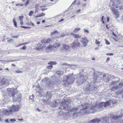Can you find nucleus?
Returning <instances> with one entry per match:
<instances>
[{
  "instance_id": "obj_24",
  "label": "nucleus",
  "mask_w": 123,
  "mask_h": 123,
  "mask_svg": "<svg viewBox=\"0 0 123 123\" xmlns=\"http://www.w3.org/2000/svg\"><path fill=\"white\" fill-rule=\"evenodd\" d=\"M52 104L53 106L54 107H56L58 105V103L55 101V102H53L52 103Z\"/></svg>"
},
{
  "instance_id": "obj_60",
  "label": "nucleus",
  "mask_w": 123,
  "mask_h": 123,
  "mask_svg": "<svg viewBox=\"0 0 123 123\" xmlns=\"http://www.w3.org/2000/svg\"><path fill=\"white\" fill-rule=\"evenodd\" d=\"M63 19H61V20L59 21V22H61V21H63Z\"/></svg>"
},
{
  "instance_id": "obj_27",
  "label": "nucleus",
  "mask_w": 123,
  "mask_h": 123,
  "mask_svg": "<svg viewBox=\"0 0 123 123\" xmlns=\"http://www.w3.org/2000/svg\"><path fill=\"white\" fill-rule=\"evenodd\" d=\"M80 29V28H76L74 30L73 32L74 33L77 32Z\"/></svg>"
},
{
  "instance_id": "obj_2",
  "label": "nucleus",
  "mask_w": 123,
  "mask_h": 123,
  "mask_svg": "<svg viewBox=\"0 0 123 123\" xmlns=\"http://www.w3.org/2000/svg\"><path fill=\"white\" fill-rule=\"evenodd\" d=\"M20 108V106L18 105H12L10 107V110H8L6 109H4V112L5 114L8 116L11 113V112L13 111H17Z\"/></svg>"
},
{
  "instance_id": "obj_32",
  "label": "nucleus",
  "mask_w": 123,
  "mask_h": 123,
  "mask_svg": "<svg viewBox=\"0 0 123 123\" xmlns=\"http://www.w3.org/2000/svg\"><path fill=\"white\" fill-rule=\"evenodd\" d=\"M34 12L32 11H30L28 14V15L29 16H32V14L34 13Z\"/></svg>"
},
{
  "instance_id": "obj_5",
  "label": "nucleus",
  "mask_w": 123,
  "mask_h": 123,
  "mask_svg": "<svg viewBox=\"0 0 123 123\" xmlns=\"http://www.w3.org/2000/svg\"><path fill=\"white\" fill-rule=\"evenodd\" d=\"M119 81L117 80L112 82L111 84L110 85V87H112L111 89V90L114 91L115 90L117 89L119 87H121V86H123V82L120 83L119 85V86H118V85H116V83Z\"/></svg>"
},
{
  "instance_id": "obj_22",
  "label": "nucleus",
  "mask_w": 123,
  "mask_h": 123,
  "mask_svg": "<svg viewBox=\"0 0 123 123\" xmlns=\"http://www.w3.org/2000/svg\"><path fill=\"white\" fill-rule=\"evenodd\" d=\"M45 13L44 12H42L40 14H39V15L36 17V18L40 17L42 16H44L45 15Z\"/></svg>"
},
{
  "instance_id": "obj_49",
  "label": "nucleus",
  "mask_w": 123,
  "mask_h": 123,
  "mask_svg": "<svg viewBox=\"0 0 123 123\" xmlns=\"http://www.w3.org/2000/svg\"><path fill=\"white\" fill-rule=\"evenodd\" d=\"M47 8H43L41 10L43 11H44L45 10H47Z\"/></svg>"
},
{
  "instance_id": "obj_34",
  "label": "nucleus",
  "mask_w": 123,
  "mask_h": 123,
  "mask_svg": "<svg viewBox=\"0 0 123 123\" xmlns=\"http://www.w3.org/2000/svg\"><path fill=\"white\" fill-rule=\"evenodd\" d=\"M53 67V66L52 65H51L48 66L47 67V68L49 69H50L52 68Z\"/></svg>"
},
{
  "instance_id": "obj_25",
  "label": "nucleus",
  "mask_w": 123,
  "mask_h": 123,
  "mask_svg": "<svg viewBox=\"0 0 123 123\" xmlns=\"http://www.w3.org/2000/svg\"><path fill=\"white\" fill-rule=\"evenodd\" d=\"M58 32L56 30L54 31H53L51 32V35H54L58 33Z\"/></svg>"
},
{
  "instance_id": "obj_45",
  "label": "nucleus",
  "mask_w": 123,
  "mask_h": 123,
  "mask_svg": "<svg viewBox=\"0 0 123 123\" xmlns=\"http://www.w3.org/2000/svg\"><path fill=\"white\" fill-rule=\"evenodd\" d=\"M23 16H22L21 17L19 16V19L20 20H21L22 19V18H23Z\"/></svg>"
},
{
  "instance_id": "obj_23",
  "label": "nucleus",
  "mask_w": 123,
  "mask_h": 123,
  "mask_svg": "<svg viewBox=\"0 0 123 123\" xmlns=\"http://www.w3.org/2000/svg\"><path fill=\"white\" fill-rule=\"evenodd\" d=\"M91 87L92 86L90 85L87 86L86 87V90L87 91H90L92 90Z\"/></svg>"
},
{
  "instance_id": "obj_40",
  "label": "nucleus",
  "mask_w": 123,
  "mask_h": 123,
  "mask_svg": "<svg viewBox=\"0 0 123 123\" xmlns=\"http://www.w3.org/2000/svg\"><path fill=\"white\" fill-rule=\"evenodd\" d=\"M105 40L106 44L107 45H109L110 44V43L107 40L105 39Z\"/></svg>"
},
{
  "instance_id": "obj_41",
  "label": "nucleus",
  "mask_w": 123,
  "mask_h": 123,
  "mask_svg": "<svg viewBox=\"0 0 123 123\" xmlns=\"http://www.w3.org/2000/svg\"><path fill=\"white\" fill-rule=\"evenodd\" d=\"M10 121L12 122H13L14 121H16V120H15L14 119H10Z\"/></svg>"
},
{
  "instance_id": "obj_51",
  "label": "nucleus",
  "mask_w": 123,
  "mask_h": 123,
  "mask_svg": "<svg viewBox=\"0 0 123 123\" xmlns=\"http://www.w3.org/2000/svg\"><path fill=\"white\" fill-rule=\"evenodd\" d=\"M17 60H12V61H5V62H14L15 61H17Z\"/></svg>"
},
{
  "instance_id": "obj_8",
  "label": "nucleus",
  "mask_w": 123,
  "mask_h": 123,
  "mask_svg": "<svg viewBox=\"0 0 123 123\" xmlns=\"http://www.w3.org/2000/svg\"><path fill=\"white\" fill-rule=\"evenodd\" d=\"M112 5V6H114V7H113V8H111V10L113 14L114 15V17L115 18H118L119 16V11L115 9V8H117L114 5V4L113 3L112 4H110V5ZM117 10H118V9H119V8H117ZM119 10H120L119 9Z\"/></svg>"
},
{
  "instance_id": "obj_46",
  "label": "nucleus",
  "mask_w": 123,
  "mask_h": 123,
  "mask_svg": "<svg viewBox=\"0 0 123 123\" xmlns=\"http://www.w3.org/2000/svg\"><path fill=\"white\" fill-rule=\"evenodd\" d=\"M65 36L66 35L64 34H62L60 36V37H65Z\"/></svg>"
},
{
  "instance_id": "obj_6",
  "label": "nucleus",
  "mask_w": 123,
  "mask_h": 123,
  "mask_svg": "<svg viewBox=\"0 0 123 123\" xmlns=\"http://www.w3.org/2000/svg\"><path fill=\"white\" fill-rule=\"evenodd\" d=\"M114 4V5L116 8H119L118 9H121L122 8V5L120 0H111L110 4Z\"/></svg>"
},
{
  "instance_id": "obj_18",
  "label": "nucleus",
  "mask_w": 123,
  "mask_h": 123,
  "mask_svg": "<svg viewBox=\"0 0 123 123\" xmlns=\"http://www.w3.org/2000/svg\"><path fill=\"white\" fill-rule=\"evenodd\" d=\"M51 40L50 39H48L46 40H43L42 41V43H44L45 44L48 43H49L51 41Z\"/></svg>"
},
{
  "instance_id": "obj_11",
  "label": "nucleus",
  "mask_w": 123,
  "mask_h": 123,
  "mask_svg": "<svg viewBox=\"0 0 123 123\" xmlns=\"http://www.w3.org/2000/svg\"><path fill=\"white\" fill-rule=\"evenodd\" d=\"M80 45L81 44L79 42L75 41L71 44V47L72 49H74L75 48L79 47Z\"/></svg>"
},
{
  "instance_id": "obj_52",
  "label": "nucleus",
  "mask_w": 123,
  "mask_h": 123,
  "mask_svg": "<svg viewBox=\"0 0 123 123\" xmlns=\"http://www.w3.org/2000/svg\"><path fill=\"white\" fill-rule=\"evenodd\" d=\"M47 79L48 78H44V79L42 80V81H43V80H47Z\"/></svg>"
},
{
  "instance_id": "obj_50",
  "label": "nucleus",
  "mask_w": 123,
  "mask_h": 123,
  "mask_svg": "<svg viewBox=\"0 0 123 123\" xmlns=\"http://www.w3.org/2000/svg\"><path fill=\"white\" fill-rule=\"evenodd\" d=\"M21 27L22 28H24L27 29V26H21Z\"/></svg>"
},
{
  "instance_id": "obj_10",
  "label": "nucleus",
  "mask_w": 123,
  "mask_h": 123,
  "mask_svg": "<svg viewBox=\"0 0 123 123\" xmlns=\"http://www.w3.org/2000/svg\"><path fill=\"white\" fill-rule=\"evenodd\" d=\"M66 78L67 81L69 83H72L74 82V78L73 76L71 75H66L64 76Z\"/></svg>"
},
{
  "instance_id": "obj_63",
  "label": "nucleus",
  "mask_w": 123,
  "mask_h": 123,
  "mask_svg": "<svg viewBox=\"0 0 123 123\" xmlns=\"http://www.w3.org/2000/svg\"><path fill=\"white\" fill-rule=\"evenodd\" d=\"M41 100H42V101H43V102H45L46 101V100H45V99H44V100H43V99Z\"/></svg>"
},
{
  "instance_id": "obj_4",
  "label": "nucleus",
  "mask_w": 123,
  "mask_h": 123,
  "mask_svg": "<svg viewBox=\"0 0 123 123\" xmlns=\"http://www.w3.org/2000/svg\"><path fill=\"white\" fill-rule=\"evenodd\" d=\"M61 44L59 43L54 44L53 45H49L47 46L46 49L47 52L48 53L49 51L52 50H56L57 49L61 46Z\"/></svg>"
},
{
  "instance_id": "obj_47",
  "label": "nucleus",
  "mask_w": 123,
  "mask_h": 123,
  "mask_svg": "<svg viewBox=\"0 0 123 123\" xmlns=\"http://www.w3.org/2000/svg\"><path fill=\"white\" fill-rule=\"evenodd\" d=\"M119 123H123V120L122 119L119 121Z\"/></svg>"
},
{
  "instance_id": "obj_58",
  "label": "nucleus",
  "mask_w": 123,
  "mask_h": 123,
  "mask_svg": "<svg viewBox=\"0 0 123 123\" xmlns=\"http://www.w3.org/2000/svg\"><path fill=\"white\" fill-rule=\"evenodd\" d=\"M30 97H31L32 98H34L35 96H34V94H32V96H31Z\"/></svg>"
},
{
  "instance_id": "obj_44",
  "label": "nucleus",
  "mask_w": 123,
  "mask_h": 123,
  "mask_svg": "<svg viewBox=\"0 0 123 123\" xmlns=\"http://www.w3.org/2000/svg\"><path fill=\"white\" fill-rule=\"evenodd\" d=\"M29 0H27V1L26 2V3H25V6H26L27 4H28L29 3Z\"/></svg>"
},
{
  "instance_id": "obj_48",
  "label": "nucleus",
  "mask_w": 123,
  "mask_h": 123,
  "mask_svg": "<svg viewBox=\"0 0 123 123\" xmlns=\"http://www.w3.org/2000/svg\"><path fill=\"white\" fill-rule=\"evenodd\" d=\"M84 31H85V32H87L88 33H89V31L88 30L85 29H84Z\"/></svg>"
},
{
  "instance_id": "obj_39",
  "label": "nucleus",
  "mask_w": 123,
  "mask_h": 123,
  "mask_svg": "<svg viewBox=\"0 0 123 123\" xmlns=\"http://www.w3.org/2000/svg\"><path fill=\"white\" fill-rule=\"evenodd\" d=\"M26 47L25 45L22 48H20V49H23L24 50L26 49Z\"/></svg>"
},
{
  "instance_id": "obj_37",
  "label": "nucleus",
  "mask_w": 123,
  "mask_h": 123,
  "mask_svg": "<svg viewBox=\"0 0 123 123\" xmlns=\"http://www.w3.org/2000/svg\"><path fill=\"white\" fill-rule=\"evenodd\" d=\"M76 4V1L75 0L74 1V2L72 4H71V7L73 6V5H75V4Z\"/></svg>"
},
{
  "instance_id": "obj_3",
  "label": "nucleus",
  "mask_w": 123,
  "mask_h": 123,
  "mask_svg": "<svg viewBox=\"0 0 123 123\" xmlns=\"http://www.w3.org/2000/svg\"><path fill=\"white\" fill-rule=\"evenodd\" d=\"M109 117H104L101 119L96 118L89 121V123H109Z\"/></svg>"
},
{
  "instance_id": "obj_38",
  "label": "nucleus",
  "mask_w": 123,
  "mask_h": 123,
  "mask_svg": "<svg viewBox=\"0 0 123 123\" xmlns=\"http://www.w3.org/2000/svg\"><path fill=\"white\" fill-rule=\"evenodd\" d=\"M29 99L30 100H31V101L33 102L34 100V98L30 97L29 98Z\"/></svg>"
},
{
  "instance_id": "obj_21",
  "label": "nucleus",
  "mask_w": 123,
  "mask_h": 123,
  "mask_svg": "<svg viewBox=\"0 0 123 123\" xmlns=\"http://www.w3.org/2000/svg\"><path fill=\"white\" fill-rule=\"evenodd\" d=\"M56 74L60 76L64 74V72L62 71H58L56 73Z\"/></svg>"
},
{
  "instance_id": "obj_61",
  "label": "nucleus",
  "mask_w": 123,
  "mask_h": 123,
  "mask_svg": "<svg viewBox=\"0 0 123 123\" xmlns=\"http://www.w3.org/2000/svg\"><path fill=\"white\" fill-rule=\"evenodd\" d=\"M23 119H18V120H19V121H22V120H23Z\"/></svg>"
},
{
  "instance_id": "obj_59",
  "label": "nucleus",
  "mask_w": 123,
  "mask_h": 123,
  "mask_svg": "<svg viewBox=\"0 0 123 123\" xmlns=\"http://www.w3.org/2000/svg\"><path fill=\"white\" fill-rule=\"evenodd\" d=\"M30 23H31V25H32V26H34V24L33 23L31 22H30Z\"/></svg>"
},
{
  "instance_id": "obj_26",
  "label": "nucleus",
  "mask_w": 123,
  "mask_h": 123,
  "mask_svg": "<svg viewBox=\"0 0 123 123\" xmlns=\"http://www.w3.org/2000/svg\"><path fill=\"white\" fill-rule=\"evenodd\" d=\"M68 105L67 104H65L64 106H63V109L64 110H66V109L68 107ZM59 109H62V107H61L59 108Z\"/></svg>"
},
{
  "instance_id": "obj_62",
  "label": "nucleus",
  "mask_w": 123,
  "mask_h": 123,
  "mask_svg": "<svg viewBox=\"0 0 123 123\" xmlns=\"http://www.w3.org/2000/svg\"><path fill=\"white\" fill-rule=\"evenodd\" d=\"M13 40V39H10L9 40H7V41L8 42H9V41H12Z\"/></svg>"
},
{
  "instance_id": "obj_12",
  "label": "nucleus",
  "mask_w": 123,
  "mask_h": 123,
  "mask_svg": "<svg viewBox=\"0 0 123 123\" xmlns=\"http://www.w3.org/2000/svg\"><path fill=\"white\" fill-rule=\"evenodd\" d=\"M112 117L111 120V123H116L115 122L117 120H119L122 117V115H112Z\"/></svg>"
},
{
  "instance_id": "obj_57",
  "label": "nucleus",
  "mask_w": 123,
  "mask_h": 123,
  "mask_svg": "<svg viewBox=\"0 0 123 123\" xmlns=\"http://www.w3.org/2000/svg\"><path fill=\"white\" fill-rule=\"evenodd\" d=\"M5 121L6 122V123H9V122L8 121V119H6V120H5Z\"/></svg>"
},
{
  "instance_id": "obj_43",
  "label": "nucleus",
  "mask_w": 123,
  "mask_h": 123,
  "mask_svg": "<svg viewBox=\"0 0 123 123\" xmlns=\"http://www.w3.org/2000/svg\"><path fill=\"white\" fill-rule=\"evenodd\" d=\"M14 72L16 73H21V72H21V71H19V70H15L14 71Z\"/></svg>"
},
{
  "instance_id": "obj_17",
  "label": "nucleus",
  "mask_w": 123,
  "mask_h": 123,
  "mask_svg": "<svg viewBox=\"0 0 123 123\" xmlns=\"http://www.w3.org/2000/svg\"><path fill=\"white\" fill-rule=\"evenodd\" d=\"M46 99H49L51 98L52 96V94L51 92H46Z\"/></svg>"
},
{
  "instance_id": "obj_30",
  "label": "nucleus",
  "mask_w": 123,
  "mask_h": 123,
  "mask_svg": "<svg viewBox=\"0 0 123 123\" xmlns=\"http://www.w3.org/2000/svg\"><path fill=\"white\" fill-rule=\"evenodd\" d=\"M13 22L14 24V25L15 27H17V22L15 20V19H14L13 20Z\"/></svg>"
},
{
  "instance_id": "obj_56",
  "label": "nucleus",
  "mask_w": 123,
  "mask_h": 123,
  "mask_svg": "<svg viewBox=\"0 0 123 123\" xmlns=\"http://www.w3.org/2000/svg\"><path fill=\"white\" fill-rule=\"evenodd\" d=\"M67 64V63H63L61 64V65H66Z\"/></svg>"
},
{
  "instance_id": "obj_29",
  "label": "nucleus",
  "mask_w": 123,
  "mask_h": 123,
  "mask_svg": "<svg viewBox=\"0 0 123 123\" xmlns=\"http://www.w3.org/2000/svg\"><path fill=\"white\" fill-rule=\"evenodd\" d=\"M78 116V114L77 112L74 113L73 115V118L74 119L75 117H77Z\"/></svg>"
},
{
  "instance_id": "obj_15",
  "label": "nucleus",
  "mask_w": 123,
  "mask_h": 123,
  "mask_svg": "<svg viewBox=\"0 0 123 123\" xmlns=\"http://www.w3.org/2000/svg\"><path fill=\"white\" fill-rule=\"evenodd\" d=\"M71 35L74 38H80L81 37V35H79L78 34H75L73 33L71 34Z\"/></svg>"
},
{
  "instance_id": "obj_1",
  "label": "nucleus",
  "mask_w": 123,
  "mask_h": 123,
  "mask_svg": "<svg viewBox=\"0 0 123 123\" xmlns=\"http://www.w3.org/2000/svg\"><path fill=\"white\" fill-rule=\"evenodd\" d=\"M109 103V102H107L106 103L102 102L99 104H96L94 106L92 107L91 109L94 112L101 110L103 109L104 107L108 105Z\"/></svg>"
},
{
  "instance_id": "obj_54",
  "label": "nucleus",
  "mask_w": 123,
  "mask_h": 123,
  "mask_svg": "<svg viewBox=\"0 0 123 123\" xmlns=\"http://www.w3.org/2000/svg\"><path fill=\"white\" fill-rule=\"evenodd\" d=\"M18 36H12V37L14 38H17Z\"/></svg>"
},
{
  "instance_id": "obj_55",
  "label": "nucleus",
  "mask_w": 123,
  "mask_h": 123,
  "mask_svg": "<svg viewBox=\"0 0 123 123\" xmlns=\"http://www.w3.org/2000/svg\"><path fill=\"white\" fill-rule=\"evenodd\" d=\"M71 65L70 64H67L66 65V66H71V65Z\"/></svg>"
},
{
  "instance_id": "obj_20",
  "label": "nucleus",
  "mask_w": 123,
  "mask_h": 123,
  "mask_svg": "<svg viewBox=\"0 0 123 123\" xmlns=\"http://www.w3.org/2000/svg\"><path fill=\"white\" fill-rule=\"evenodd\" d=\"M93 79L95 80L96 82H97V80L99 79V77L98 76L96 75L95 72L94 73Z\"/></svg>"
},
{
  "instance_id": "obj_13",
  "label": "nucleus",
  "mask_w": 123,
  "mask_h": 123,
  "mask_svg": "<svg viewBox=\"0 0 123 123\" xmlns=\"http://www.w3.org/2000/svg\"><path fill=\"white\" fill-rule=\"evenodd\" d=\"M89 41L86 37L82 38L80 41V42L83 44L84 47H85L87 45V44Z\"/></svg>"
},
{
  "instance_id": "obj_53",
  "label": "nucleus",
  "mask_w": 123,
  "mask_h": 123,
  "mask_svg": "<svg viewBox=\"0 0 123 123\" xmlns=\"http://www.w3.org/2000/svg\"><path fill=\"white\" fill-rule=\"evenodd\" d=\"M110 60V58H107L106 61V62H108Z\"/></svg>"
},
{
  "instance_id": "obj_35",
  "label": "nucleus",
  "mask_w": 123,
  "mask_h": 123,
  "mask_svg": "<svg viewBox=\"0 0 123 123\" xmlns=\"http://www.w3.org/2000/svg\"><path fill=\"white\" fill-rule=\"evenodd\" d=\"M29 43H23L22 44H20L19 45H17V46L16 47H18V46H19L21 45H24L26 44Z\"/></svg>"
},
{
  "instance_id": "obj_9",
  "label": "nucleus",
  "mask_w": 123,
  "mask_h": 123,
  "mask_svg": "<svg viewBox=\"0 0 123 123\" xmlns=\"http://www.w3.org/2000/svg\"><path fill=\"white\" fill-rule=\"evenodd\" d=\"M82 107V108L81 109V110H84L87 109V108L88 106H85V105H79L77 107L74 106L73 107L71 110L70 111L71 112H75L77 111V110H79V109Z\"/></svg>"
},
{
  "instance_id": "obj_16",
  "label": "nucleus",
  "mask_w": 123,
  "mask_h": 123,
  "mask_svg": "<svg viewBox=\"0 0 123 123\" xmlns=\"http://www.w3.org/2000/svg\"><path fill=\"white\" fill-rule=\"evenodd\" d=\"M103 78L104 80L106 82H109L110 81L109 78L107 75H104Z\"/></svg>"
},
{
  "instance_id": "obj_36",
  "label": "nucleus",
  "mask_w": 123,
  "mask_h": 123,
  "mask_svg": "<svg viewBox=\"0 0 123 123\" xmlns=\"http://www.w3.org/2000/svg\"><path fill=\"white\" fill-rule=\"evenodd\" d=\"M107 55L112 56L113 55V54L112 53H108L106 54Z\"/></svg>"
},
{
  "instance_id": "obj_31",
  "label": "nucleus",
  "mask_w": 123,
  "mask_h": 123,
  "mask_svg": "<svg viewBox=\"0 0 123 123\" xmlns=\"http://www.w3.org/2000/svg\"><path fill=\"white\" fill-rule=\"evenodd\" d=\"M48 64H56V62H55L51 61L49 62L48 63Z\"/></svg>"
},
{
  "instance_id": "obj_14",
  "label": "nucleus",
  "mask_w": 123,
  "mask_h": 123,
  "mask_svg": "<svg viewBox=\"0 0 123 123\" xmlns=\"http://www.w3.org/2000/svg\"><path fill=\"white\" fill-rule=\"evenodd\" d=\"M1 83L2 84H5L6 85H8L9 82L8 80H6L5 79L3 78L2 79Z\"/></svg>"
},
{
  "instance_id": "obj_7",
  "label": "nucleus",
  "mask_w": 123,
  "mask_h": 123,
  "mask_svg": "<svg viewBox=\"0 0 123 123\" xmlns=\"http://www.w3.org/2000/svg\"><path fill=\"white\" fill-rule=\"evenodd\" d=\"M11 94H12L11 97L13 98L14 101L20 102L21 100V94L20 93H19L17 95H16L15 96V92H11Z\"/></svg>"
},
{
  "instance_id": "obj_42",
  "label": "nucleus",
  "mask_w": 123,
  "mask_h": 123,
  "mask_svg": "<svg viewBox=\"0 0 123 123\" xmlns=\"http://www.w3.org/2000/svg\"><path fill=\"white\" fill-rule=\"evenodd\" d=\"M95 43L97 44H99L100 43V42L99 41H98L97 40H96Z\"/></svg>"
},
{
  "instance_id": "obj_33",
  "label": "nucleus",
  "mask_w": 123,
  "mask_h": 123,
  "mask_svg": "<svg viewBox=\"0 0 123 123\" xmlns=\"http://www.w3.org/2000/svg\"><path fill=\"white\" fill-rule=\"evenodd\" d=\"M117 93H119V94L123 93V95H122V97L123 98V90L122 91H118V92H117Z\"/></svg>"
},
{
  "instance_id": "obj_64",
  "label": "nucleus",
  "mask_w": 123,
  "mask_h": 123,
  "mask_svg": "<svg viewBox=\"0 0 123 123\" xmlns=\"http://www.w3.org/2000/svg\"><path fill=\"white\" fill-rule=\"evenodd\" d=\"M86 5V4L85 3L83 4L82 5V6H85Z\"/></svg>"
},
{
  "instance_id": "obj_19",
  "label": "nucleus",
  "mask_w": 123,
  "mask_h": 123,
  "mask_svg": "<svg viewBox=\"0 0 123 123\" xmlns=\"http://www.w3.org/2000/svg\"><path fill=\"white\" fill-rule=\"evenodd\" d=\"M36 91L37 92H38L39 93V94H43L42 93H41V91H42V89L40 88V87L39 86H38L37 87L36 89Z\"/></svg>"
},
{
  "instance_id": "obj_28",
  "label": "nucleus",
  "mask_w": 123,
  "mask_h": 123,
  "mask_svg": "<svg viewBox=\"0 0 123 123\" xmlns=\"http://www.w3.org/2000/svg\"><path fill=\"white\" fill-rule=\"evenodd\" d=\"M63 48L66 49H69V46L68 45L64 44L63 45Z\"/></svg>"
}]
</instances>
